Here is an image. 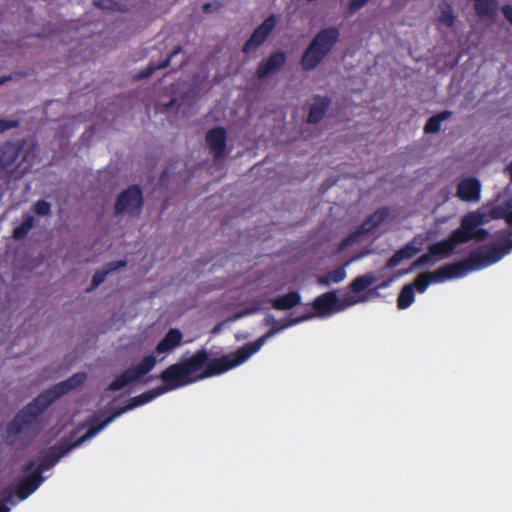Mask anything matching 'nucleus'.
<instances>
[{
    "label": "nucleus",
    "instance_id": "nucleus-1",
    "mask_svg": "<svg viewBox=\"0 0 512 512\" xmlns=\"http://www.w3.org/2000/svg\"><path fill=\"white\" fill-rule=\"evenodd\" d=\"M311 317L312 316H308L294 320L279 328H272L256 341L249 342L237 349L235 352L227 354L221 358L209 361V355L206 350L201 349L196 351L193 355L170 365L161 373V379L165 383L164 387L152 389L132 398L128 405L124 406L117 412V415H121L135 407L143 405L167 391L174 390L208 377L223 374L240 366L260 351L268 339L276 335L279 331Z\"/></svg>",
    "mask_w": 512,
    "mask_h": 512
},
{
    "label": "nucleus",
    "instance_id": "nucleus-2",
    "mask_svg": "<svg viewBox=\"0 0 512 512\" xmlns=\"http://www.w3.org/2000/svg\"><path fill=\"white\" fill-rule=\"evenodd\" d=\"M510 250H512V240L506 249L493 248L485 253L472 256L469 260V267H466L463 263L451 264L440 267L433 272L422 273L415 279L416 289L422 293L430 284L459 278L464 276L469 270H478L490 266L502 259Z\"/></svg>",
    "mask_w": 512,
    "mask_h": 512
},
{
    "label": "nucleus",
    "instance_id": "nucleus-3",
    "mask_svg": "<svg viewBox=\"0 0 512 512\" xmlns=\"http://www.w3.org/2000/svg\"><path fill=\"white\" fill-rule=\"evenodd\" d=\"M37 406L42 408L36 401L28 405L7 425L5 439L8 443L24 446L35 437L40 430Z\"/></svg>",
    "mask_w": 512,
    "mask_h": 512
},
{
    "label": "nucleus",
    "instance_id": "nucleus-4",
    "mask_svg": "<svg viewBox=\"0 0 512 512\" xmlns=\"http://www.w3.org/2000/svg\"><path fill=\"white\" fill-rule=\"evenodd\" d=\"M487 234L488 232L485 229H480L477 233H472L470 229H465L461 222L460 227L454 230L449 238L431 245L429 252L419 257L412 266L415 268L425 265L430 261L432 256L445 258L449 256L459 244L465 243L471 239L482 240L486 238Z\"/></svg>",
    "mask_w": 512,
    "mask_h": 512
},
{
    "label": "nucleus",
    "instance_id": "nucleus-5",
    "mask_svg": "<svg viewBox=\"0 0 512 512\" xmlns=\"http://www.w3.org/2000/svg\"><path fill=\"white\" fill-rule=\"evenodd\" d=\"M394 219L392 211L382 208L371 214L362 225L345 238L340 244L339 249L344 250L354 245L360 244L369 239L378 228L389 224Z\"/></svg>",
    "mask_w": 512,
    "mask_h": 512
},
{
    "label": "nucleus",
    "instance_id": "nucleus-6",
    "mask_svg": "<svg viewBox=\"0 0 512 512\" xmlns=\"http://www.w3.org/2000/svg\"><path fill=\"white\" fill-rule=\"evenodd\" d=\"M366 298L356 295H346L338 298L335 292H327L314 300L316 316L326 317L341 312L355 304L365 302Z\"/></svg>",
    "mask_w": 512,
    "mask_h": 512
},
{
    "label": "nucleus",
    "instance_id": "nucleus-7",
    "mask_svg": "<svg viewBox=\"0 0 512 512\" xmlns=\"http://www.w3.org/2000/svg\"><path fill=\"white\" fill-rule=\"evenodd\" d=\"M508 201L503 206H496L491 209L487 207L479 208L462 217V224L465 229H470L472 233L478 232V226L486 224L493 219L505 218L507 221Z\"/></svg>",
    "mask_w": 512,
    "mask_h": 512
},
{
    "label": "nucleus",
    "instance_id": "nucleus-8",
    "mask_svg": "<svg viewBox=\"0 0 512 512\" xmlns=\"http://www.w3.org/2000/svg\"><path fill=\"white\" fill-rule=\"evenodd\" d=\"M86 379L87 376L85 373H75L67 380L59 382L52 388L44 391L36 398V403L41 404V407L45 408L59 397L79 388L86 381Z\"/></svg>",
    "mask_w": 512,
    "mask_h": 512
},
{
    "label": "nucleus",
    "instance_id": "nucleus-9",
    "mask_svg": "<svg viewBox=\"0 0 512 512\" xmlns=\"http://www.w3.org/2000/svg\"><path fill=\"white\" fill-rule=\"evenodd\" d=\"M142 204L141 190L136 186H131L117 196L114 211L117 215L136 216L140 213Z\"/></svg>",
    "mask_w": 512,
    "mask_h": 512
},
{
    "label": "nucleus",
    "instance_id": "nucleus-10",
    "mask_svg": "<svg viewBox=\"0 0 512 512\" xmlns=\"http://www.w3.org/2000/svg\"><path fill=\"white\" fill-rule=\"evenodd\" d=\"M157 364V358L154 355L145 356L137 365L127 369L123 374L113 380L109 389L112 391L120 390L128 383L136 381L150 372Z\"/></svg>",
    "mask_w": 512,
    "mask_h": 512
},
{
    "label": "nucleus",
    "instance_id": "nucleus-11",
    "mask_svg": "<svg viewBox=\"0 0 512 512\" xmlns=\"http://www.w3.org/2000/svg\"><path fill=\"white\" fill-rule=\"evenodd\" d=\"M118 416L119 415H117V412H116L114 415L108 417L105 421H103L99 424H97V421L91 422L87 427V431L82 435H79V433L84 429L83 426H79L74 431H71L70 438L68 439L67 442H65L63 444V448L61 447L62 451L56 455V459H54V462H57V459H59L60 457L65 455L67 452H69L74 447L80 445L84 441L95 436L98 432H100L105 426H107L110 422H112Z\"/></svg>",
    "mask_w": 512,
    "mask_h": 512
},
{
    "label": "nucleus",
    "instance_id": "nucleus-12",
    "mask_svg": "<svg viewBox=\"0 0 512 512\" xmlns=\"http://www.w3.org/2000/svg\"><path fill=\"white\" fill-rule=\"evenodd\" d=\"M21 149L18 145L8 144L0 148V169L14 178L21 177L27 168L21 164Z\"/></svg>",
    "mask_w": 512,
    "mask_h": 512
},
{
    "label": "nucleus",
    "instance_id": "nucleus-13",
    "mask_svg": "<svg viewBox=\"0 0 512 512\" xmlns=\"http://www.w3.org/2000/svg\"><path fill=\"white\" fill-rule=\"evenodd\" d=\"M205 143L215 159L227 154V130L224 127H214L206 133Z\"/></svg>",
    "mask_w": 512,
    "mask_h": 512
},
{
    "label": "nucleus",
    "instance_id": "nucleus-14",
    "mask_svg": "<svg viewBox=\"0 0 512 512\" xmlns=\"http://www.w3.org/2000/svg\"><path fill=\"white\" fill-rule=\"evenodd\" d=\"M183 334L178 328H171L157 344L154 353L157 363L162 362L171 352L181 345Z\"/></svg>",
    "mask_w": 512,
    "mask_h": 512
},
{
    "label": "nucleus",
    "instance_id": "nucleus-15",
    "mask_svg": "<svg viewBox=\"0 0 512 512\" xmlns=\"http://www.w3.org/2000/svg\"><path fill=\"white\" fill-rule=\"evenodd\" d=\"M276 23L277 20L275 16H270L267 19H265L263 23L255 29L250 39L245 43L243 51L245 53H250L256 50L261 44L264 43V41L273 31V29L276 26Z\"/></svg>",
    "mask_w": 512,
    "mask_h": 512
},
{
    "label": "nucleus",
    "instance_id": "nucleus-16",
    "mask_svg": "<svg viewBox=\"0 0 512 512\" xmlns=\"http://www.w3.org/2000/svg\"><path fill=\"white\" fill-rule=\"evenodd\" d=\"M429 237L427 235H417L405 247L395 253V255L388 261L389 267H395L402 261L415 256L422 250Z\"/></svg>",
    "mask_w": 512,
    "mask_h": 512
},
{
    "label": "nucleus",
    "instance_id": "nucleus-17",
    "mask_svg": "<svg viewBox=\"0 0 512 512\" xmlns=\"http://www.w3.org/2000/svg\"><path fill=\"white\" fill-rule=\"evenodd\" d=\"M338 39L339 32L336 28H326L315 35L310 45L326 57Z\"/></svg>",
    "mask_w": 512,
    "mask_h": 512
},
{
    "label": "nucleus",
    "instance_id": "nucleus-18",
    "mask_svg": "<svg viewBox=\"0 0 512 512\" xmlns=\"http://www.w3.org/2000/svg\"><path fill=\"white\" fill-rule=\"evenodd\" d=\"M338 39L339 32L336 28H326L315 35L310 45L326 57Z\"/></svg>",
    "mask_w": 512,
    "mask_h": 512
},
{
    "label": "nucleus",
    "instance_id": "nucleus-19",
    "mask_svg": "<svg viewBox=\"0 0 512 512\" xmlns=\"http://www.w3.org/2000/svg\"><path fill=\"white\" fill-rule=\"evenodd\" d=\"M457 196L466 202H478L481 198V183L474 177L462 179L457 186Z\"/></svg>",
    "mask_w": 512,
    "mask_h": 512
},
{
    "label": "nucleus",
    "instance_id": "nucleus-20",
    "mask_svg": "<svg viewBox=\"0 0 512 512\" xmlns=\"http://www.w3.org/2000/svg\"><path fill=\"white\" fill-rule=\"evenodd\" d=\"M286 62V54L277 51L269 56L266 60L259 63L256 74L260 79H265L278 71L284 66Z\"/></svg>",
    "mask_w": 512,
    "mask_h": 512
},
{
    "label": "nucleus",
    "instance_id": "nucleus-21",
    "mask_svg": "<svg viewBox=\"0 0 512 512\" xmlns=\"http://www.w3.org/2000/svg\"><path fill=\"white\" fill-rule=\"evenodd\" d=\"M42 468L39 466L35 471H33L28 477L23 479L17 489V495L20 500L26 499L29 495H31L42 482L41 478Z\"/></svg>",
    "mask_w": 512,
    "mask_h": 512
},
{
    "label": "nucleus",
    "instance_id": "nucleus-22",
    "mask_svg": "<svg viewBox=\"0 0 512 512\" xmlns=\"http://www.w3.org/2000/svg\"><path fill=\"white\" fill-rule=\"evenodd\" d=\"M324 59L325 57L309 44L301 57L300 65L303 70L311 71Z\"/></svg>",
    "mask_w": 512,
    "mask_h": 512
},
{
    "label": "nucleus",
    "instance_id": "nucleus-23",
    "mask_svg": "<svg viewBox=\"0 0 512 512\" xmlns=\"http://www.w3.org/2000/svg\"><path fill=\"white\" fill-rule=\"evenodd\" d=\"M329 105L330 101L327 98H315L310 107L308 122L318 123L321 121L325 116Z\"/></svg>",
    "mask_w": 512,
    "mask_h": 512
},
{
    "label": "nucleus",
    "instance_id": "nucleus-24",
    "mask_svg": "<svg viewBox=\"0 0 512 512\" xmlns=\"http://www.w3.org/2000/svg\"><path fill=\"white\" fill-rule=\"evenodd\" d=\"M301 297L297 292H289L283 296L271 300L275 309L287 310L300 303Z\"/></svg>",
    "mask_w": 512,
    "mask_h": 512
},
{
    "label": "nucleus",
    "instance_id": "nucleus-25",
    "mask_svg": "<svg viewBox=\"0 0 512 512\" xmlns=\"http://www.w3.org/2000/svg\"><path fill=\"white\" fill-rule=\"evenodd\" d=\"M376 281V278L372 274H366L360 277H357L354 279L351 283V290L352 293L349 295H356L365 297L366 300L368 299V296L364 293H362L367 287L371 286Z\"/></svg>",
    "mask_w": 512,
    "mask_h": 512
},
{
    "label": "nucleus",
    "instance_id": "nucleus-26",
    "mask_svg": "<svg viewBox=\"0 0 512 512\" xmlns=\"http://www.w3.org/2000/svg\"><path fill=\"white\" fill-rule=\"evenodd\" d=\"M451 115L452 113L450 111H443L430 117L424 126V132L427 134L437 133L441 128V123L448 120Z\"/></svg>",
    "mask_w": 512,
    "mask_h": 512
},
{
    "label": "nucleus",
    "instance_id": "nucleus-27",
    "mask_svg": "<svg viewBox=\"0 0 512 512\" xmlns=\"http://www.w3.org/2000/svg\"><path fill=\"white\" fill-rule=\"evenodd\" d=\"M346 278V271L344 268H337L325 275L319 276L317 282L321 285L330 286L339 283Z\"/></svg>",
    "mask_w": 512,
    "mask_h": 512
},
{
    "label": "nucleus",
    "instance_id": "nucleus-28",
    "mask_svg": "<svg viewBox=\"0 0 512 512\" xmlns=\"http://www.w3.org/2000/svg\"><path fill=\"white\" fill-rule=\"evenodd\" d=\"M414 288H416L415 281L413 283L406 284L402 288L397 301L400 309H406L414 302Z\"/></svg>",
    "mask_w": 512,
    "mask_h": 512
},
{
    "label": "nucleus",
    "instance_id": "nucleus-29",
    "mask_svg": "<svg viewBox=\"0 0 512 512\" xmlns=\"http://www.w3.org/2000/svg\"><path fill=\"white\" fill-rule=\"evenodd\" d=\"M264 308H265V301H264V299H261V298L254 299L250 303V306L247 309H245V310H243V311H241V312H239V313L229 317L227 321H236V320H238V319H240L242 317L254 314V313H256V312H258V311H260V310H262Z\"/></svg>",
    "mask_w": 512,
    "mask_h": 512
},
{
    "label": "nucleus",
    "instance_id": "nucleus-30",
    "mask_svg": "<svg viewBox=\"0 0 512 512\" xmlns=\"http://www.w3.org/2000/svg\"><path fill=\"white\" fill-rule=\"evenodd\" d=\"M34 226V218L31 215L24 217L23 223L16 227L13 231V237L15 239H22Z\"/></svg>",
    "mask_w": 512,
    "mask_h": 512
},
{
    "label": "nucleus",
    "instance_id": "nucleus-31",
    "mask_svg": "<svg viewBox=\"0 0 512 512\" xmlns=\"http://www.w3.org/2000/svg\"><path fill=\"white\" fill-rule=\"evenodd\" d=\"M125 266H126L125 260H117V261H113V262H109V263L105 264L104 266H102V268L104 269V271H106V274L109 275V274L121 271Z\"/></svg>",
    "mask_w": 512,
    "mask_h": 512
},
{
    "label": "nucleus",
    "instance_id": "nucleus-32",
    "mask_svg": "<svg viewBox=\"0 0 512 512\" xmlns=\"http://www.w3.org/2000/svg\"><path fill=\"white\" fill-rule=\"evenodd\" d=\"M169 60H170V57L167 58L164 62H162L161 64H159L157 66H155L153 64L149 65L143 71H141L137 77L138 78L149 77L154 72V70L166 67L168 65V63H169Z\"/></svg>",
    "mask_w": 512,
    "mask_h": 512
},
{
    "label": "nucleus",
    "instance_id": "nucleus-33",
    "mask_svg": "<svg viewBox=\"0 0 512 512\" xmlns=\"http://www.w3.org/2000/svg\"><path fill=\"white\" fill-rule=\"evenodd\" d=\"M108 275L106 274V271L101 267L99 270H97L91 280V288L98 287L101 283H103Z\"/></svg>",
    "mask_w": 512,
    "mask_h": 512
},
{
    "label": "nucleus",
    "instance_id": "nucleus-34",
    "mask_svg": "<svg viewBox=\"0 0 512 512\" xmlns=\"http://www.w3.org/2000/svg\"><path fill=\"white\" fill-rule=\"evenodd\" d=\"M50 204L46 201H38L34 205V212L38 215H48L50 213Z\"/></svg>",
    "mask_w": 512,
    "mask_h": 512
},
{
    "label": "nucleus",
    "instance_id": "nucleus-35",
    "mask_svg": "<svg viewBox=\"0 0 512 512\" xmlns=\"http://www.w3.org/2000/svg\"><path fill=\"white\" fill-rule=\"evenodd\" d=\"M439 22L446 27H450L454 23V17L449 9L442 11Z\"/></svg>",
    "mask_w": 512,
    "mask_h": 512
},
{
    "label": "nucleus",
    "instance_id": "nucleus-36",
    "mask_svg": "<svg viewBox=\"0 0 512 512\" xmlns=\"http://www.w3.org/2000/svg\"><path fill=\"white\" fill-rule=\"evenodd\" d=\"M370 0H350L349 8L351 11H357L365 6Z\"/></svg>",
    "mask_w": 512,
    "mask_h": 512
},
{
    "label": "nucleus",
    "instance_id": "nucleus-37",
    "mask_svg": "<svg viewBox=\"0 0 512 512\" xmlns=\"http://www.w3.org/2000/svg\"><path fill=\"white\" fill-rule=\"evenodd\" d=\"M14 126H16L15 121H8L0 118V133Z\"/></svg>",
    "mask_w": 512,
    "mask_h": 512
},
{
    "label": "nucleus",
    "instance_id": "nucleus-38",
    "mask_svg": "<svg viewBox=\"0 0 512 512\" xmlns=\"http://www.w3.org/2000/svg\"><path fill=\"white\" fill-rule=\"evenodd\" d=\"M503 13L507 20L512 24V5H507L503 8Z\"/></svg>",
    "mask_w": 512,
    "mask_h": 512
},
{
    "label": "nucleus",
    "instance_id": "nucleus-39",
    "mask_svg": "<svg viewBox=\"0 0 512 512\" xmlns=\"http://www.w3.org/2000/svg\"><path fill=\"white\" fill-rule=\"evenodd\" d=\"M507 223L512 225V200H508Z\"/></svg>",
    "mask_w": 512,
    "mask_h": 512
},
{
    "label": "nucleus",
    "instance_id": "nucleus-40",
    "mask_svg": "<svg viewBox=\"0 0 512 512\" xmlns=\"http://www.w3.org/2000/svg\"><path fill=\"white\" fill-rule=\"evenodd\" d=\"M506 171L512 180V162L507 166Z\"/></svg>",
    "mask_w": 512,
    "mask_h": 512
},
{
    "label": "nucleus",
    "instance_id": "nucleus-41",
    "mask_svg": "<svg viewBox=\"0 0 512 512\" xmlns=\"http://www.w3.org/2000/svg\"><path fill=\"white\" fill-rule=\"evenodd\" d=\"M272 321H273V317L270 315L265 318L266 323H271Z\"/></svg>",
    "mask_w": 512,
    "mask_h": 512
},
{
    "label": "nucleus",
    "instance_id": "nucleus-42",
    "mask_svg": "<svg viewBox=\"0 0 512 512\" xmlns=\"http://www.w3.org/2000/svg\"><path fill=\"white\" fill-rule=\"evenodd\" d=\"M219 329H220L219 327H215L213 332L219 331Z\"/></svg>",
    "mask_w": 512,
    "mask_h": 512
},
{
    "label": "nucleus",
    "instance_id": "nucleus-43",
    "mask_svg": "<svg viewBox=\"0 0 512 512\" xmlns=\"http://www.w3.org/2000/svg\"><path fill=\"white\" fill-rule=\"evenodd\" d=\"M2 83H3V80H2V79H0V85H1Z\"/></svg>",
    "mask_w": 512,
    "mask_h": 512
}]
</instances>
